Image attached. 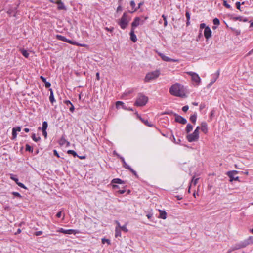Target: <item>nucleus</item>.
I'll return each mask as SVG.
<instances>
[{
	"label": "nucleus",
	"instance_id": "obj_17",
	"mask_svg": "<svg viewBox=\"0 0 253 253\" xmlns=\"http://www.w3.org/2000/svg\"><path fill=\"white\" fill-rule=\"evenodd\" d=\"M201 130L204 133H206L208 131L207 124L206 122H202L201 125Z\"/></svg>",
	"mask_w": 253,
	"mask_h": 253
},
{
	"label": "nucleus",
	"instance_id": "obj_14",
	"mask_svg": "<svg viewBox=\"0 0 253 253\" xmlns=\"http://www.w3.org/2000/svg\"><path fill=\"white\" fill-rule=\"evenodd\" d=\"M159 55L161 57V58L165 61H167V62H177V61H178V60L169 58V57L165 55L164 54H163L162 53H160Z\"/></svg>",
	"mask_w": 253,
	"mask_h": 253
},
{
	"label": "nucleus",
	"instance_id": "obj_5",
	"mask_svg": "<svg viewBox=\"0 0 253 253\" xmlns=\"http://www.w3.org/2000/svg\"><path fill=\"white\" fill-rule=\"evenodd\" d=\"M187 73L191 77L192 81L195 83L196 85H199L201 82V79L199 75L197 73L192 72H189Z\"/></svg>",
	"mask_w": 253,
	"mask_h": 253
},
{
	"label": "nucleus",
	"instance_id": "obj_22",
	"mask_svg": "<svg viewBox=\"0 0 253 253\" xmlns=\"http://www.w3.org/2000/svg\"><path fill=\"white\" fill-rule=\"evenodd\" d=\"M130 4L132 9V11L130 12L131 13L136 11L138 9V8L135 7V3L133 0L130 1Z\"/></svg>",
	"mask_w": 253,
	"mask_h": 253
},
{
	"label": "nucleus",
	"instance_id": "obj_35",
	"mask_svg": "<svg viewBox=\"0 0 253 253\" xmlns=\"http://www.w3.org/2000/svg\"><path fill=\"white\" fill-rule=\"evenodd\" d=\"M223 1V5L225 7H226L227 8H228V9H231L232 8L231 6L229 4L227 3L226 0H224Z\"/></svg>",
	"mask_w": 253,
	"mask_h": 253
},
{
	"label": "nucleus",
	"instance_id": "obj_9",
	"mask_svg": "<svg viewBox=\"0 0 253 253\" xmlns=\"http://www.w3.org/2000/svg\"><path fill=\"white\" fill-rule=\"evenodd\" d=\"M58 232L62 233L65 234H76L77 233H79V232L78 230H73V229H65L63 228H60Z\"/></svg>",
	"mask_w": 253,
	"mask_h": 253
},
{
	"label": "nucleus",
	"instance_id": "obj_30",
	"mask_svg": "<svg viewBox=\"0 0 253 253\" xmlns=\"http://www.w3.org/2000/svg\"><path fill=\"white\" fill-rule=\"evenodd\" d=\"M32 138L35 142H38L40 140L41 138L40 137H36L35 133L32 134Z\"/></svg>",
	"mask_w": 253,
	"mask_h": 253
},
{
	"label": "nucleus",
	"instance_id": "obj_4",
	"mask_svg": "<svg viewBox=\"0 0 253 253\" xmlns=\"http://www.w3.org/2000/svg\"><path fill=\"white\" fill-rule=\"evenodd\" d=\"M160 73L159 70H156L147 73L145 78V82H149L152 80L157 79L160 75Z\"/></svg>",
	"mask_w": 253,
	"mask_h": 253
},
{
	"label": "nucleus",
	"instance_id": "obj_25",
	"mask_svg": "<svg viewBox=\"0 0 253 253\" xmlns=\"http://www.w3.org/2000/svg\"><path fill=\"white\" fill-rule=\"evenodd\" d=\"M111 183H112L122 184L124 182L121 179H120L119 178H115L112 180Z\"/></svg>",
	"mask_w": 253,
	"mask_h": 253
},
{
	"label": "nucleus",
	"instance_id": "obj_39",
	"mask_svg": "<svg viewBox=\"0 0 253 253\" xmlns=\"http://www.w3.org/2000/svg\"><path fill=\"white\" fill-rule=\"evenodd\" d=\"M235 4H236V8H237L238 10H239L241 11V3L240 2L238 1V2H236Z\"/></svg>",
	"mask_w": 253,
	"mask_h": 253
},
{
	"label": "nucleus",
	"instance_id": "obj_49",
	"mask_svg": "<svg viewBox=\"0 0 253 253\" xmlns=\"http://www.w3.org/2000/svg\"><path fill=\"white\" fill-rule=\"evenodd\" d=\"M185 16H186V17L187 18V20H190V13H189V12L188 11H186V12Z\"/></svg>",
	"mask_w": 253,
	"mask_h": 253
},
{
	"label": "nucleus",
	"instance_id": "obj_57",
	"mask_svg": "<svg viewBox=\"0 0 253 253\" xmlns=\"http://www.w3.org/2000/svg\"><path fill=\"white\" fill-rule=\"evenodd\" d=\"M61 215H62V211H59L58 212L57 214H56V216L58 217V218H60L61 217Z\"/></svg>",
	"mask_w": 253,
	"mask_h": 253
},
{
	"label": "nucleus",
	"instance_id": "obj_24",
	"mask_svg": "<svg viewBox=\"0 0 253 253\" xmlns=\"http://www.w3.org/2000/svg\"><path fill=\"white\" fill-rule=\"evenodd\" d=\"M47 126H48L47 122L46 121H44L42 123V128H41V127H39L38 128V129H40V130L42 129V130H46V129L47 128Z\"/></svg>",
	"mask_w": 253,
	"mask_h": 253
},
{
	"label": "nucleus",
	"instance_id": "obj_10",
	"mask_svg": "<svg viewBox=\"0 0 253 253\" xmlns=\"http://www.w3.org/2000/svg\"><path fill=\"white\" fill-rule=\"evenodd\" d=\"M56 38L58 40L65 42L70 43L71 44H76L75 42H73L70 40L67 39L64 36L60 35H56Z\"/></svg>",
	"mask_w": 253,
	"mask_h": 253
},
{
	"label": "nucleus",
	"instance_id": "obj_19",
	"mask_svg": "<svg viewBox=\"0 0 253 253\" xmlns=\"http://www.w3.org/2000/svg\"><path fill=\"white\" fill-rule=\"evenodd\" d=\"M160 215L159 217L160 218L165 219L167 218V212L165 211L159 210Z\"/></svg>",
	"mask_w": 253,
	"mask_h": 253
},
{
	"label": "nucleus",
	"instance_id": "obj_7",
	"mask_svg": "<svg viewBox=\"0 0 253 253\" xmlns=\"http://www.w3.org/2000/svg\"><path fill=\"white\" fill-rule=\"evenodd\" d=\"M247 245H248V244L246 243V242H241V243L236 244L232 247L231 250L229 251L228 252V253H230V252H231L233 251H234L236 250H238V249H241L242 248H244Z\"/></svg>",
	"mask_w": 253,
	"mask_h": 253
},
{
	"label": "nucleus",
	"instance_id": "obj_29",
	"mask_svg": "<svg viewBox=\"0 0 253 253\" xmlns=\"http://www.w3.org/2000/svg\"><path fill=\"white\" fill-rule=\"evenodd\" d=\"M235 19L236 20H239L240 21H243L244 22H247L248 21V19L247 18H243L241 16H239V17H237L236 18H235Z\"/></svg>",
	"mask_w": 253,
	"mask_h": 253
},
{
	"label": "nucleus",
	"instance_id": "obj_51",
	"mask_svg": "<svg viewBox=\"0 0 253 253\" xmlns=\"http://www.w3.org/2000/svg\"><path fill=\"white\" fill-rule=\"evenodd\" d=\"M122 8L121 4V3H119V5L117 9V11L119 12L120 11H122Z\"/></svg>",
	"mask_w": 253,
	"mask_h": 253
},
{
	"label": "nucleus",
	"instance_id": "obj_63",
	"mask_svg": "<svg viewBox=\"0 0 253 253\" xmlns=\"http://www.w3.org/2000/svg\"><path fill=\"white\" fill-rule=\"evenodd\" d=\"M176 197L178 200H181L182 199V197L180 195L176 196Z\"/></svg>",
	"mask_w": 253,
	"mask_h": 253
},
{
	"label": "nucleus",
	"instance_id": "obj_3",
	"mask_svg": "<svg viewBox=\"0 0 253 253\" xmlns=\"http://www.w3.org/2000/svg\"><path fill=\"white\" fill-rule=\"evenodd\" d=\"M129 21L130 18L128 15L124 13L118 23L122 29H125L128 25Z\"/></svg>",
	"mask_w": 253,
	"mask_h": 253
},
{
	"label": "nucleus",
	"instance_id": "obj_20",
	"mask_svg": "<svg viewBox=\"0 0 253 253\" xmlns=\"http://www.w3.org/2000/svg\"><path fill=\"white\" fill-rule=\"evenodd\" d=\"M49 90L50 91V94L49 96V100L51 103H53V102H55V98H54V95H53V92L52 89H50Z\"/></svg>",
	"mask_w": 253,
	"mask_h": 253
},
{
	"label": "nucleus",
	"instance_id": "obj_60",
	"mask_svg": "<svg viewBox=\"0 0 253 253\" xmlns=\"http://www.w3.org/2000/svg\"><path fill=\"white\" fill-rule=\"evenodd\" d=\"M196 135L199 136V130L198 129H195L193 132Z\"/></svg>",
	"mask_w": 253,
	"mask_h": 253
},
{
	"label": "nucleus",
	"instance_id": "obj_12",
	"mask_svg": "<svg viewBox=\"0 0 253 253\" xmlns=\"http://www.w3.org/2000/svg\"><path fill=\"white\" fill-rule=\"evenodd\" d=\"M199 138V136L196 135L194 132L187 136V139L190 142L197 141Z\"/></svg>",
	"mask_w": 253,
	"mask_h": 253
},
{
	"label": "nucleus",
	"instance_id": "obj_42",
	"mask_svg": "<svg viewBox=\"0 0 253 253\" xmlns=\"http://www.w3.org/2000/svg\"><path fill=\"white\" fill-rule=\"evenodd\" d=\"M12 194L16 197H18L19 198L21 197V195L17 192H12Z\"/></svg>",
	"mask_w": 253,
	"mask_h": 253
},
{
	"label": "nucleus",
	"instance_id": "obj_32",
	"mask_svg": "<svg viewBox=\"0 0 253 253\" xmlns=\"http://www.w3.org/2000/svg\"><path fill=\"white\" fill-rule=\"evenodd\" d=\"M162 17L164 21V27H166L168 25L167 16L166 15H165L164 14H163V15H162Z\"/></svg>",
	"mask_w": 253,
	"mask_h": 253
},
{
	"label": "nucleus",
	"instance_id": "obj_34",
	"mask_svg": "<svg viewBox=\"0 0 253 253\" xmlns=\"http://www.w3.org/2000/svg\"><path fill=\"white\" fill-rule=\"evenodd\" d=\"M67 153L73 155L74 157L77 156L76 152L72 150H69L67 151Z\"/></svg>",
	"mask_w": 253,
	"mask_h": 253
},
{
	"label": "nucleus",
	"instance_id": "obj_27",
	"mask_svg": "<svg viewBox=\"0 0 253 253\" xmlns=\"http://www.w3.org/2000/svg\"><path fill=\"white\" fill-rule=\"evenodd\" d=\"M192 129L193 126L190 124H187L186 127V131L187 132V133H189V132H190L192 130Z\"/></svg>",
	"mask_w": 253,
	"mask_h": 253
},
{
	"label": "nucleus",
	"instance_id": "obj_23",
	"mask_svg": "<svg viewBox=\"0 0 253 253\" xmlns=\"http://www.w3.org/2000/svg\"><path fill=\"white\" fill-rule=\"evenodd\" d=\"M120 159L123 163V167L126 169H129L130 166L126 163L124 158L123 157H120Z\"/></svg>",
	"mask_w": 253,
	"mask_h": 253
},
{
	"label": "nucleus",
	"instance_id": "obj_43",
	"mask_svg": "<svg viewBox=\"0 0 253 253\" xmlns=\"http://www.w3.org/2000/svg\"><path fill=\"white\" fill-rule=\"evenodd\" d=\"M104 29L108 31V32H112L114 30V28L113 27H110V28H108V27H105Z\"/></svg>",
	"mask_w": 253,
	"mask_h": 253
},
{
	"label": "nucleus",
	"instance_id": "obj_64",
	"mask_svg": "<svg viewBox=\"0 0 253 253\" xmlns=\"http://www.w3.org/2000/svg\"><path fill=\"white\" fill-rule=\"evenodd\" d=\"M125 190H120L118 191L120 194H124L125 192Z\"/></svg>",
	"mask_w": 253,
	"mask_h": 253
},
{
	"label": "nucleus",
	"instance_id": "obj_13",
	"mask_svg": "<svg viewBox=\"0 0 253 253\" xmlns=\"http://www.w3.org/2000/svg\"><path fill=\"white\" fill-rule=\"evenodd\" d=\"M204 34L205 38L208 40L209 39L211 35V31L209 27L207 26L205 27V29L204 31Z\"/></svg>",
	"mask_w": 253,
	"mask_h": 253
},
{
	"label": "nucleus",
	"instance_id": "obj_40",
	"mask_svg": "<svg viewBox=\"0 0 253 253\" xmlns=\"http://www.w3.org/2000/svg\"><path fill=\"white\" fill-rule=\"evenodd\" d=\"M16 184H17L19 186H20V187H21V188H24V189H25L27 188H26V186H25L23 183H21V182H19V181H18V182H17L16 183Z\"/></svg>",
	"mask_w": 253,
	"mask_h": 253
},
{
	"label": "nucleus",
	"instance_id": "obj_45",
	"mask_svg": "<svg viewBox=\"0 0 253 253\" xmlns=\"http://www.w3.org/2000/svg\"><path fill=\"white\" fill-rule=\"evenodd\" d=\"M44 84H45V87L46 88H49L51 86V84L49 82L46 81L45 82H44Z\"/></svg>",
	"mask_w": 253,
	"mask_h": 253
},
{
	"label": "nucleus",
	"instance_id": "obj_46",
	"mask_svg": "<svg viewBox=\"0 0 253 253\" xmlns=\"http://www.w3.org/2000/svg\"><path fill=\"white\" fill-rule=\"evenodd\" d=\"M122 230L123 231H125V232H127L128 231V230L126 228V225H124V226H122L121 228H120V230Z\"/></svg>",
	"mask_w": 253,
	"mask_h": 253
},
{
	"label": "nucleus",
	"instance_id": "obj_50",
	"mask_svg": "<svg viewBox=\"0 0 253 253\" xmlns=\"http://www.w3.org/2000/svg\"><path fill=\"white\" fill-rule=\"evenodd\" d=\"M42 234V231H37L34 233V235L36 236H40Z\"/></svg>",
	"mask_w": 253,
	"mask_h": 253
},
{
	"label": "nucleus",
	"instance_id": "obj_15",
	"mask_svg": "<svg viewBox=\"0 0 253 253\" xmlns=\"http://www.w3.org/2000/svg\"><path fill=\"white\" fill-rule=\"evenodd\" d=\"M130 39L131 40L135 42L137 41V37L135 34H134V30L133 28H131V31L130 32Z\"/></svg>",
	"mask_w": 253,
	"mask_h": 253
},
{
	"label": "nucleus",
	"instance_id": "obj_6",
	"mask_svg": "<svg viewBox=\"0 0 253 253\" xmlns=\"http://www.w3.org/2000/svg\"><path fill=\"white\" fill-rule=\"evenodd\" d=\"M238 173V171L236 170H233L228 171L227 173V175L230 178V181L232 182L234 180L235 181H239V178L238 176H235V175H236Z\"/></svg>",
	"mask_w": 253,
	"mask_h": 253
},
{
	"label": "nucleus",
	"instance_id": "obj_21",
	"mask_svg": "<svg viewBox=\"0 0 253 253\" xmlns=\"http://www.w3.org/2000/svg\"><path fill=\"white\" fill-rule=\"evenodd\" d=\"M115 237L116 238L121 237V230L118 227H116V228H115Z\"/></svg>",
	"mask_w": 253,
	"mask_h": 253
},
{
	"label": "nucleus",
	"instance_id": "obj_62",
	"mask_svg": "<svg viewBox=\"0 0 253 253\" xmlns=\"http://www.w3.org/2000/svg\"><path fill=\"white\" fill-rule=\"evenodd\" d=\"M153 216V214H151V213H149L148 214H147L146 216L147 217V218L148 219H150Z\"/></svg>",
	"mask_w": 253,
	"mask_h": 253
},
{
	"label": "nucleus",
	"instance_id": "obj_28",
	"mask_svg": "<svg viewBox=\"0 0 253 253\" xmlns=\"http://www.w3.org/2000/svg\"><path fill=\"white\" fill-rule=\"evenodd\" d=\"M21 51V53L22 54V55L26 58H28L29 57V53L28 52H27V50H25V49H21L20 50Z\"/></svg>",
	"mask_w": 253,
	"mask_h": 253
},
{
	"label": "nucleus",
	"instance_id": "obj_16",
	"mask_svg": "<svg viewBox=\"0 0 253 253\" xmlns=\"http://www.w3.org/2000/svg\"><path fill=\"white\" fill-rule=\"evenodd\" d=\"M64 103L67 106L69 107V110L71 112H73L74 111L75 108L69 100H65L64 101Z\"/></svg>",
	"mask_w": 253,
	"mask_h": 253
},
{
	"label": "nucleus",
	"instance_id": "obj_61",
	"mask_svg": "<svg viewBox=\"0 0 253 253\" xmlns=\"http://www.w3.org/2000/svg\"><path fill=\"white\" fill-rule=\"evenodd\" d=\"M116 223H117V226L116 227H118L119 229H120V228L122 226L120 225V223L118 221H116Z\"/></svg>",
	"mask_w": 253,
	"mask_h": 253
},
{
	"label": "nucleus",
	"instance_id": "obj_11",
	"mask_svg": "<svg viewBox=\"0 0 253 253\" xmlns=\"http://www.w3.org/2000/svg\"><path fill=\"white\" fill-rule=\"evenodd\" d=\"M174 115L175 117V121L176 122L179 123L181 124H185L187 123V120L181 116L178 115L175 113L174 114Z\"/></svg>",
	"mask_w": 253,
	"mask_h": 253
},
{
	"label": "nucleus",
	"instance_id": "obj_47",
	"mask_svg": "<svg viewBox=\"0 0 253 253\" xmlns=\"http://www.w3.org/2000/svg\"><path fill=\"white\" fill-rule=\"evenodd\" d=\"M141 120L145 123V125H147L148 126H153L152 125L150 124L147 120L144 121L142 119H141Z\"/></svg>",
	"mask_w": 253,
	"mask_h": 253
},
{
	"label": "nucleus",
	"instance_id": "obj_41",
	"mask_svg": "<svg viewBox=\"0 0 253 253\" xmlns=\"http://www.w3.org/2000/svg\"><path fill=\"white\" fill-rule=\"evenodd\" d=\"M128 170H129L135 176H138L136 172L133 170L130 167L129 169H127Z\"/></svg>",
	"mask_w": 253,
	"mask_h": 253
},
{
	"label": "nucleus",
	"instance_id": "obj_8",
	"mask_svg": "<svg viewBox=\"0 0 253 253\" xmlns=\"http://www.w3.org/2000/svg\"><path fill=\"white\" fill-rule=\"evenodd\" d=\"M144 20H142L139 17H136L134 19V21L131 23V28L137 27L139 25H142L144 23Z\"/></svg>",
	"mask_w": 253,
	"mask_h": 253
},
{
	"label": "nucleus",
	"instance_id": "obj_58",
	"mask_svg": "<svg viewBox=\"0 0 253 253\" xmlns=\"http://www.w3.org/2000/svg\"><path fill=\"white\" fill-rule=\"evenodd\" d=\"M40 79L42 80V81L43 82H45L46 81V79L42 76H40Z\"/></svg>",
	"mask_w": 253,
	"mask_h": 253
},
{
	"label": "nucleus",
	"instance_id": "obj_44",
	"mask_svg": "<svg viewBox=\"0 0 253 253\" xmlns=\"http://www.w3.org/2000/svg\"><path fill=\"white\" fill-rule=\"evenodd\" d=\"M198 179H199L198 178L194 179V177H193L191 183H193L194 185H196Z\"/></svg>",
	"mask_w": 253,
	"mask_h": 253
},
{
	"label": "nucleus",
	"instance_id": "obj_53",
	"mask_svg": "<svg viewBox=\"0 0 253 253\" xmlns=\"http://www.w3.org/2000/svg\"><path fill=\"white\" fill-rule=\"evenodd\" d=\"M12 129H15L16 131L20 132L21 131V127L20 126H17L16 127H13Z\"/></svg>",
	"mask_w": 253,
	"mask_h": 253
},
{
	"label": "nucleus",
	"instance_id": "obj_54",
	"mask_svg": "<svg viewBox=\"0 0 253 253\" xmlns=\"http://www.w3.org/2000/svg\"><path fill=\"white\" fill-rule=\"evenodd\" d=\"M200 29H202L203 28L205 29V27H206V25L205 23H201L200 25Z\"/></svg>",
	"mask_w": 253,
	"mask_h": 253
},
{
	"label": "nucleus",
	"instance_id": "obj_18",
	"mask_svg": "<svg viewBox=\"0 0 253 253\" xmlns=\"http://www.w3.org/2000/svg\"><path fill=\"white\" fill-rule=\"evenodd\" d=\"M58 5V9L60 10H65L66 8L64 3L60 0H58L56 2Z\"/></svg>",
	"mask_w": 253,
	"mask_h": 253
},
{
	"label": "nucleus",
	"instance_id": "obj_26",
	"mask_svg": "<svg viewBox=\"0 0 253 253\" xmlns=\"http://www.w3.org/2000/svg\"><path fill=\"white\" fill-rule=\"evenodd\" d=\"M197 119V115L195 113L194 115H191L190 117V120L194 124L196 123Z\"/></svg>",
	"mask_w": 253,
	"mask_h": 253
},
{
	"label": "nucleus",
	"instance_id": "obj_1",
	"mask_svg": "<svg viewBox=\"0 0 253 253\" xmlns=\"http://www.w3.org/2000/svg\"><path fill=\"white\" fill-rule=\"evenodd\" d=\"M169 93L171 95L174 96L181 98L186 97L185 88L183 85L178 83L175 84L170 87L169 88Z\"/></svg>",
	"mask_w": 253,
	"mask_h": 253
},
{
	"label": "nucleus",
	"instance_id": "obj_2",
	"mask_svg": "<svg viewBox=\"0 0 253 253\" xmlns=\"http://www.w3.org/2000/svg\"><path fill=\"white\" fill-rule=\"evenodd\" d=\"M148 101V98L142 93L138 94L134 105L136 106H145Z\"/></svg>",
	"mask_w": 253,
	"mask_h": 253
},
{
	"label": "nucleus",
	"instance_id": "obj_37",
	"mask_svg": "<svg viewBox=\"0 0 253 253\" xmlns=\"http://www.w3.org/2000/svg\"><path fill=\"white\" fill-rule=\"evenodd\" d=\"M213 24L216 25H219L220 24L219 20L217 18H215L213 19Z\"/></svg>",
	"mask_w": 253,
	"mask_h": 253
},
{
	"label": "nucleus",
	"instance_id": "obj_52",
	"mask_svg": "<svg viewBox=\"0 0 253 253\" xmlns=\"http://www.w3.org/2000/svg\"><path fill=\"white\" fill-rule=\"evenodd\" d=\"M42 131L43 135H44L45 138H46L47 137V133L46 132V130H43Z\"/></svg>",
	"mask_w": 253,
	"mask_h": 253
},
{
	"label": "nucleus",
	"instance_id": "obj_48",
	"mask_svg": "<svg viewBox=\"0 0 253 253\" xmlns=\"http://www.w3.org/2000/svg\"><path fill=\"white\" fill-rule=\"evenodd\" d=\"M189 109V107L187 105L184 106L182 107V110L183 112H186Z\"/></svg>",
	"mask_w": 253,
	"mask_h": 253
},
{
	"label": "nucleus",
	"instance_id": "obj_38",
	"mask_svg": "<svg viewBox=\"0 0 253 253\" xmlns=\"http://www.w3.org/2000/svg\"><path fill=\"white\" fill-rule=\"evenodd\" d=\"M123 105H124V103L121 101H117L116 103V106L117 108H119L120 107V106H122Z\"/></svg>",
	"mask_w": 253,
	"mask_h": 253
},
{
	"label": "nucleus",
	"instance_id": "obj_33",
	"mask_svg": "<svg viewBox=\"0 0 253 253\" xmlns=\"http://www.w3.org/2000/svg\"><path fill=\"white\" fill-rule=\"evenodd\" d=\"M10 179L13 180V181H14L16 183L18 182V179L16 177V176L12 174H10Z\"/></svg>",
	"mask_w": 253,
	"mask_h": 253
},
{
	"label": "nucleus",
	"instance_id": "obj_59",
	"mask_svg": "<svg viewBox=\"0 0 253 253\" xmlns=\"http://www.w3.org/2000/svg\"><path fill=\"white\" fill-rule=\"evenodd\" d=\"M105 241V242H107L108 244H110V240L109 239H102V243H104V241Z\"/></svg>",
	"mask_w": 253,
	"mask_h": 253
},
{
	"label": "nucleus",
	"instance_id": "obj_56",
	"mask_svg": "<svg viewBox=\"0 0 253 253\" xmlns=\"http://www.w3.org/2000/svg\"><path fill=\"white\" fill-rule=\"evenodd\" d=\"M75 45H77L80 46L81 47H85L86 46V45L84 44H80V43H78L77 42H76V44Z\"/></svg>",
	"mask_w": 253,
	"mask_h": 253
},
{
	"label": "nucleus",
	"instance_id": "obj_31",
	"mask_svg": "<svg viewBox=\"0 0 253 253\" xmlns=\"http://www.w3.org/2000/svg\"><path fill=\"white\" fill-rule=\"evenodd\" d=\"M25 149H26V151H29V152H32L33 150V148L31 146H30L29 144H26V148H25Z\"/></svg>",
	"mask_w": 253,
	"mask_h": 253
},
{
	"label": "nucleus",
	"instance_id": "obj_55",
	"mask_svg": "<svg viewBox=\"0 0 253 253\" xmlns=\"http://www.w3.org/2000/svg\"><path fill=\"white\" fill-rule=\"evenodd\" d=\"M53 153L57 157H58V158L60 157V156H59V154L58 153L57 151L56 150H53Z\"/></svg>",
	"mask_w": 253,
	"mask_h": 253
},
{
	"label": "nucleus",
	"instance_id": "obj_36",
	"mask_svg": "<svg viewBox=\"0 0 253 253\" xmlns=\"http://www.w3.org/2000/svg\"><path fill=\"white\" fill-rule=\"evenodd\" d=\"M12 139H15L17 137V133L16 131V130L15 129H12Z\"/></svg>",
	"mask_w": 253,
	"mask_h": 253
}]
</instances>
